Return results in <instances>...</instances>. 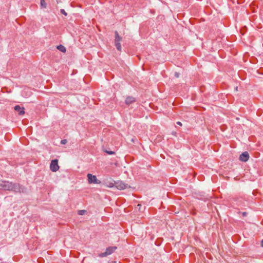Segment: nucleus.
<instances>
[{
	"label": "nucleus",
	"instance_id": "obj_1",
	"mask_svg": "<svg viewBox=\"0 0 263 263\" xmlns=\"http://www.w3.org/2000/svg\"><path fill=\"white\" fill-rule=\"evenodd\" d=\"M0 190L12 191L14 192L24 193L26 189L17 183H13L8 181L0 180Z\"/></svg>",
	"mask_w": 263,
	"mask_h": 263
},
{
	"label": "nucleus",
	"instance_id": "obj_2",
	"mask_svg": "<svg viewBox=\"0 0 263 263\" xmlns=\"http://www.w3.org/2000/svg\"><path fill=\"white\" fill-rule=\"evenodd\" d=\"M117 249V248L116 247H109L106 249L105 252L100 253L99 256L100 257L107 256L114 252Z\"/></svg>",
	"mask_w": 263,
	"mask_h": 263
},
{
	"label": "nucleus",
	"instance_id": "obj_3",
	"mask_svg": "<svg viewBox=\"0 0 263 263\" xmlns=\"http://www.w3.org/2000/svg\"><path fill=\"white\" fill-rule=\"evenodd\" d=\"M122 40V37L119 36L118 31H115V44L117 49L119 51L121 50V46L120 43V42Z\"/></svg>",
	"mask_w": 263,
	"mask_h": 263
},
{
	"label": "nucleus",
	"instance_id": "obj_4",
	"mask_svg": "<svg viewBox=\"0 0 263 263\" xmlns=\"http://www.w3.org/2000/svg\"><path fill=\"white\" fill-rule=\"evenodd\" d=\"M88 181L89 184H100L101 181L97 179V177L95 175H92L91 174H87Z\"/></svg>",
	"mask_w": 263,
	"mask_h": 263
},
{
	"label": "nucleus",
	"instance_id": "obj_5",
	"mask_svg": "<svg viewBox=\"0 0 263 263\" xmlns=\"http://www.w3.org/2000/svg\"><path fill=\"white\" fill-rule=\"evenodd\" d=\"M50 170L53 172H57L59 169L58 160L57 159H54L51 161L50 164Z\"/></svg>",
	"mask_w": 263,
	"mask_h": 263
},
{
	"label": "nucleus",
	"instance_id": "obj_6",
	"mask_svg": "<svg viewBox=\"0 0 263 263\" xmlns=\"http://www.w3.org/2000/svg\"><path fill=\"white\" fill-rule=\"evenodd\" d=\"M115 184L116 187L120 190H122L129 187V186L127 184H125L123 182L121 181L115 182Z\"/></svg>",
	"mask_w": 263,
	"mask_h": 263
},
{
	"label": "nucleus",
	"instance_id": "obj_7",
	"mask_svg": "<svg viewBox=\"0 0 263 263\" xmlns=\"http://www.w3.org/2000/svg\"><path fill=\"white\" fill-rule=\"evenodd\" d=\"M249 158V155L247 152H245L242 153L239 157V159L241 161L246 162L248 160Z\"/></svg>",
	"mask_w": 263,
	"mask_h": 263
},
{
	"label": "nucleus",
	"instance_id": "obj_8",
	"mask_svg": "<svg viewBox=\"0 0 263 263\" xmlns=\"http://www.w3.org/2000/svg\"><path fill=\"white\" fill-rule=\"evenodd\" d=\"M14 109L18 112L20 115H23L25 114L24 108L21 107L19 105H16L14 107Z\"/></svg>",
	"mask_w": 263,
	"mask_h": 263
},
{
	"label": "nucleus",
	"instance_id": "obj_9",
	"mask_svg": "<svg viewBox=\"0 0 263 263\" xmlns=\"http://www.w3.org/2000/svg\"><path fill=\"white\" fill-rule=\"evenodd\" d=\"M135 101V99L133 97H128L125 100V103L129 105Z\"/></svg>",
	"mask_w": 263,
	"mask_h": 263
},
{
	"label": "nucleus",
	"instance_id": "obj_10",
	"mask_svg": "<svg viewBox=\"0 0 263 263\" xmlns=\"http://www.w3.org/2000/svg\"><path fill=\"white\" fill-rule=\"evenodd\" d=\"M31 94V92L28 88H25L23 91V95L26 97H29Z\"/></svg>",
	"mask_w": 263,
	"mask_h": 263
},
{
	"label": "nucleus",
	"instance_id": "obj_11",
	"mask_svg": "<svg viewBox=\"0 0 263 263\" xmlns=\"http://www.w3.org/2000/svg\"><path fill=\"white\" fill-rule=\"evenodd\" d=\"M57 49L63 52H65L66 51V48L64 46L61 45L58 46L57 47Z\"/></svg>",
	"mask_w": 263,
	"mask_h": 263
},
{
	"label": "nucleus",
	"instance_id": "obj_12",
	"mask_svg": "<svg viewBox=\"0 0 263 263\" xmlns=\"http://www.w3.org/2000/svg\"><path fill=\"white\" fill-rule=\"evenodd\" d=\"M105 185L109 187H112L115 185V184L112 182H106L105 183Z\"/></svg>",
	"mask_w": 263,
	"mask_h": 263
},
{
	"label": "nucleus",
	"instance_id": "obj_13",
	"mask_svg": "<svg viewBox=\"0 0 263 263\" xmlns=\"http://www.w3.org/2000/svg\"><path fill=\"white\" fill-rule=\"evenodd\" d=\"M40 4L42 8H45L46 7V3L45 0H41Z\"/></svg>",
	"mask_w": 263,
	"mask_h": 263
},
{
	"label": "nucleus",
	"instance_id": "obj_14",
	"mask_svg": "<svg viewBox=\"0 0 263 263\" xmlns=\"http://www.w3.org/2000/svg\"><path fill=\"white\" fill-rule=\"evenodd\" d=\"M86 212L85 210H80L78 212V214L80 215H83Z\"/></svg>",
	"mask_w": 263,
	"mask_h": 263
},
{
	"label": "nucleus",
	"instance_id": "obj_15",
	"mask_svg": "<svg viewBox=\"0 0 263 263\" xmlns=\"http://www.w3.org/2000/svg\"><path fill=\"white\" fill-rule=\"evenodd\" d=\"M105 153H106L107 154H109V155H113V154H115V152H113V151H105Z\"/></svg>",
	"mask_w": 263,
	"mask_h": 263
},
{
	"label": "nucleus",
	"instance_id": "obj_16",
	"mask_svg": "<svg viewBox=\"0 0 263 263\" xmlns=\"http://www.w3.org/2000/svg\"><path fill=\"white\" fill-rule=\"evenodd\" d=\"M60 12L61 13L63 14L65 16L67 15V13L65 12V11L64 9H61Z\"/></svg>",
	"mask_w": 263,
	"mask_h": 263
},
{
	"label": "nucleus",
	"instance_id": "obj_17",
	"mask_svg": "<svg viewBox=\"0 0 263 263\" xmlns=\"http://www.w3.org/2000/svg\"><path fill=\"white\" fill-rule=\"evenodd\" d=\"M67 140L66 139H63V140H62L61 141V143L62 144H65L66 143H67Z\"/></svg>",
	"mask_w": 263,
	"mask_h": 263
},
{
	"label": "nucleus",
	"instance_id": "obj_18",
	"mask_svg": "<svg viewBox=\"0 0 263 263\" xmlns=\"http://www.w3.org/2000/svg\"><path fill=\"white\" fill-rule=\"evenodd\" d=\"M179 76V73L178 72H175V77H176V78H178Z\"/></svg>",
	"mask_w": 263,
	"mask_h": 263
},
{
	"label": "nucleus",
	"instance_id": "obj_19",
	"mask_svg": "<svg viewBox=\"0 0 263 263\" xmlns=\"http://www.w3.org/2000/svg\"><path fill=\"white\" fill-rule=\"evenodd\" d=\"M247 213L246 212H243L242 213L243 216H246L247 215Z\"/></svg>",
	"mask_w": 263,
	"mask_h": 263
},
{
	"label": "nucleus",
	"instance_id": "obj_20",
	"mask_svg": "<svg viewBox=\"0 0 263 263\" xmlns=\"http://www.w3.org/2000/svg\"><path fill=\"white\" fill-rule=\"evenodd\" d=\"M177 124L178 125H180V126H181V125H182V123H181L180 122H177Z\"/></svg>",
	"mask_w": 263,
	"mask_h": 263
},
{
	"label": "nucleus",
	"instance_id": "obj_21",
	"mask_svg": "<svg viewBox=\"0 0 263 263\" xmlns=\"http://www.w3.org/2000/svg\"><path fill=\"white\" fill-rule=\"evenodd\" d=\"M261 246L263 247V240L261 242Z\"/></svg>",
	"mask_w": 263,
	"mask_h": 263
}]
</instances>
